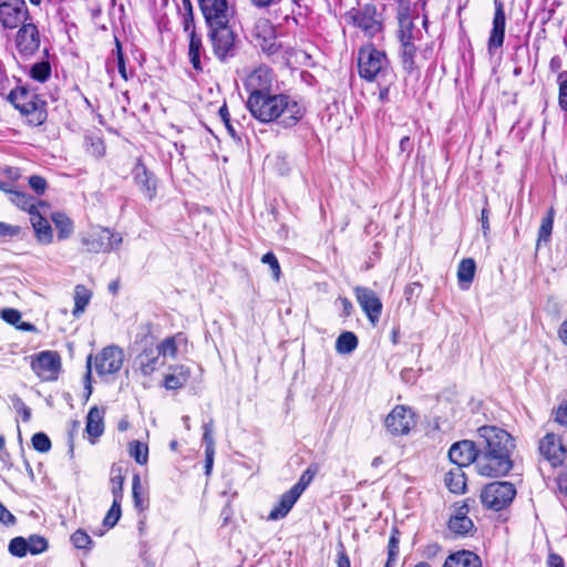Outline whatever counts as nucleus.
Segmentation results:
<instances>
[{"mask_svg":"<svg viewBox=\"0 0 567 567\" xmlns=\"http://www.w3.org/2000/svg\"><path fill=\"white\" fill-rule=\"evenodd\" d=\"M133 181L138 190L147 200H153L157 195L158 181L141 158H137L132 169Z\"/></svg>","mask_w":567,"mask_h":567,"instance_id":"15","label":"nucleus"},{"mask_svg":"<svg viewBox=\"0 0 567 567\" xmlns=\"http://www.w3.org/2000/svg\"><path fill=\"white\" fill-rule=\"evenodd\" d=\"M476 271V265L474 259L465 258L462 259L457 267V280L458 286L462 290H467L473 282Z\"/></svg>","mask_w":567,"mask_h":567,"instance_id":"29","label":"nucleus"},{"mask_svg":"<svg viewBox=\"0 0 567 567\" xmlns=\"http://www.w3.org/2000/svg\"><path fill=\"white\" fill-rule=\"evenodd\" d=\"M32 18L25 0H0V25L3 30H16Z\"/></svg>","mask_w":567,"mask_h":567,"instance_id":"11","label":"nucleus"},{"mask_svg":"<svg viewBox=\"0 0 567 567\" xmlns=\"http://www.w3.org/2000/svg\"><path fill=\"white\" fill-rule=\"evenodd\" d=\"M494 7L493 23L487 40V52L489 56L495 55L502 49L505 40L506 16L504 4L501 0H494Z\"/></svg>","mask_w":567,"mask_h":567,"instance_id":"14","label":"nucleus"},{"mask_svg":"<svg viewBox=\"0 0 567 567\" xmlns=\"http://www.w3.org/2000/svg\"><path fill=\"white\" fill-rule=\"evenodd\" d=\"M1 318L11 324H17L21 319V313L11 308L3 309L1 312Z\"/></svg>","mask_w":567,"mask_h":567,"instance_id":"61","label":"nucleus"},{"mask_svg":"<svg viewBox=\"0 0 567 567\" xmlns=\"http://www.w3.org/2000/svg\"><path fill=\"white\" fill-rule=\"evenodd\" d=\"M317 473L318 466L316 464L309 465L308 468L301 474L299 481L291 488L301 496Z\"/></svg>","mask_w":567,"mask_h":567,"instance_id":"42","label":"nucleus"},{"mask_svg":"<svg viewBox=\"0 0 567 567\" xmlns=\"http://www.w3.org/2000/svg\"><path fill=\"white\" fill-rule=\"evenodd\" d=\"M121 514H122L121 502L113 499L111 508L109 509V512L106 513V515L103 519V525L109 528L114 527L116 525V523L118 522V519L121 518Z\"/></svg>","mask_w":567,"mask_h":567,"instance_id":"48","label":"nucleus"},{"mask_svg":"<svg viewBox=\"0 0 567 567\" xmlns=\"http://www.w3.org/2000/svg\"><path fill=\"white\" fill-rule=\"evenodd\" d=\"M85 148L90 155L96 158H100L105 154V144L103 140L97 136H86Z\"/></svg>","mask_w":567,"mask_h":567,"instance_id":"45","label":"nucleus"},{"mask_svg":"<svg viewBox=\"0 0 567 567\" xmlns=\"http://www.w3.org/2000/svg\"><path fill=\"white\" fill-rule=\"evenodd\" d=\"M206 24L230 21L235 16V6L229 0H198Z\"/></svg>","mask_w":567,"mask_h":567,"instance_id":"12","label":"nucleus"},{"mask_svg":"<svg viewBox=\"0 0 567 567\" xmlns=\"http://www.w3.org/2000/svg\"><path fill=\"white\" fill-rule=\"evenodd\" d=\"M122 241L120 233L102 227L92 229L87 235L81 237L85 251L93 254L109 252L118 248Z\"/></svg>","mask_w":567,"mask_h":567,"instance_id":"10","label":"nucleus"},{"mask_svg":"<svg viewBox=\"0 0 567 567\" xmlns=\"http://www.w3.org/2000/svg\"><path fill=\"white\" fill-rule=\"evenodd\" d=\"M71 542L79 549L90 548L92 544L91 537L83 529L75 530L71 536Z\"/></svg>","mask_w":567,"mask_h":567,"instance_id":"50","label":"nucleus"},{"mask_svg":"<svg viewBox=\"0 0 567 567\" xmlns=\"http://www.w3.org/2000/svg\"><path fill=\"white\" fill-rule=\"evenodd\" d=\"M399 147H400V152L401 153H405L406 154V157H409V155L411 154V152L413 151V143L410 138V136H403L401 140H400V144H399Z\"/></svg>","mask_w":567,"mask_h":567,"instance_id":"63","label":"nucleus"},{"mask_svg":"<svg viewBox=\"0 0 567 567\" xmlns=\"http://www.w3.org/2000/svg\"><path fill=\"white\" fill-rule=\"evenodd\" d=\"M110 485H111V492L113 495V499L122 502L123 485H124V475H123L122 466L116 465V464L112 465Z\"/></svg>","mask_w":567,"mask_h":567,"instance_id":"36","label":"nucleus"},{"mask_svg":"<svg viewBox=\"0 0 567 567\" xmlns=\"http://www.w3.org/2000/svg\"><path fill=\"white\" fill-rule=\"evenodd\" d=\"M337 567H351L350 558L342 542L337 544Z\"/></svg>","mask_w":567,"mask_h":567,"instance_id":"57","label":"nucleus"},{"mask_svg":"<svg viewBox=\"0 0 567 567\" xmlns=\"http://www.w3.org/2000/svg\"><path fill=\"white\" fill-rule=\"evenodd\" d=\"M358 337L351 331L342 332L336 340V351L339 354H350L358 347Z\"/></svg>","mask_w":567,"mask_h":567,"instance_id":"34","label":"nucleus"},{"mask_svg":"<svg viewBox=\"0 0 567 567\" xmlns=\"http://www.w3.org/2000/svg\"><path fill=\"white\" fill-rule=\"evenodd\" d=\"M406 14L408 13H400V16H402L400 18L401 29L399 31V40H400L401 45H403L405 43H413V33H412L413 23L409 19V17H406Z\"/></svg>","mask_w":567,"mask_h":567,"instance_id":"44","label":"nucleus"},{"mask_svg":"<svg viewBox=\"0 0 567 567\" xmlns=\"http://www.w3.org/2000/svg\"><path fill=\"white\" fill-rule=\"evenodd\" d=\"M124 362V352L117 346H107L95 355L90 354L86 359L87 372L84 379V389L92 390L91 377L92 365L99 377L106 379L120 372Z\"/></svg>","mask_w":567,"mask_h":567,"instance_id":"5","label":"nucleus"},{"mask_svg":"<svg viewBox=\"0 0 567 567\" xmlns=\"http://www.w3.org/2000/svg\"><path fill=\"white\" fill-rule=\"evenodd\" d=\"M468 512L470 509L467 504H463L456 508L455 513L450 517L447 523V527L451 533L456 536H466L473 530L474 524L467 516Z\"/></svg>","mask_w":567,"mask_h":567,"instance_id":"22","label":"nucleus"},{"mask_svg":"<svg viewBox=\"0 0 567 567\" xmlns=\"http://www.w3.org/2000/svg\"><path fill=\"white\" fill-rule=\"evenodd\" d=\"M218 114L227 130V132L229 133V135L235 138V140H240V136L238 135V133L236 132L234 125L231 124V121H230V114H229V111H228V107L226 104H224L219 111H218Z\"/></svg>","mask_w":567,"mask_h":567,"instance_id":"53","label":"nucleus"},{"mask_svg":"<svg viewBox=\"0 0 567 567\" xmlns=\"http://www.w3.org/2000/svg\"><path fill=\"white\" fill-rule=\"evenodd\" d=\"M103 410L97 406H92L86 416L85 431L92 443H95L96 439L103 434Z\"/></svg>","mask_w":567,"mask_h":567,"instance_id":"27","label":"nucleus"},{"mask_svg":"<svg viewBox=\"0 0 567 567\" xmlns=\"http://www.w3.org/2000/svg\"><path fill=\"white\" fill-rule=\"evenodd\" d=\"M348 21L359 28L369 38H373L383 31V19L375 4L365 3L353 8L347 13Z\"/></svg>","mask_w":567,"mask_h":567,"instance_id":"7","label":"nucleus"},{"mask_svg":"<svg viewBox=\"0 0 567 567\" xmlns=\"http://www.w3.org/2000/svg\"><path fill=\"white\" fill-rule=\"evenodd\" d=\"M300 495L290 488L286 493L280 496V499L277 505L274 506L271 512L268 515V519L278 520L288 515L291 511L296 502L299 499Z\"/></svg>","mask_w":567,"mask_h":567,"instance_id":"25","label":"nucleus"},{"mask_svg":"<svg viewBox=\"0 0 567 567\" xmlns=\"http://www.w3.org/2000/svg\"><path fill=\"white\" fill-rule=\"evenodd\" d=\"M477 472L483 476H504L513 467L512 453L515 449L513 436L495 425L477 429Z\"/></svg>","mask_w":567,"mask_h":567,"instance_id":"1","label":"nucleus"},{"mask_svg":"<svg viewBox=\"0 0 567 567\" xmlns=\"http://www.w3.org/2000/svg\"><path fill=\"white\" fill-rule=\"evenodd\" d=\"M512 61L515 64L514 70H513L514 76L522 75V73L524 71V62H526L527 65H529V63H530V54H529L528 48L517 47L515 50V53L512 58Z\"/></svg>","mask_w":567,"mask_h":567,"instance_id":"40","label":"nucleus"},{"mask_svg":"<svg viewBox=\"0 0 567 567\" xmlns=\"http://www.w3.org/2000/svg\"><path fill=\"white\" fill-rule=\"evenodd\" d=\"M539 452L554 466L560 464L565 455L561 441L553 433L546 434L539 442Z\"/></svg>","mask_w":567,"mask_h":567,"instance_id":"21","label":"nucleus"},{"mask_svg":"<svg viewBox=\"0 0 567 567\" xmlns=\"http://www.w3.org/2000/svg\"><path fill=\"white\" fill-rule=\"evenodd\" d=\"M561 6L560 0H543V11L546 13V20L553 19Z\"/></svg>","mask_w":567,"mask_h":567,"instance_id":"58","label":"nucleus"},{"mask_svg":"<svg viewBox=\"0 0 567 567\" xmlns=\"http://www.w3.org/2000/svg\"><path fill=\"white\" fill-rule=\"evenodd\" d=\"M422 285L417 281L411 282L404 288V298L409 303H414L422 292Z\"/></svg>","mask_w":567,"mask_h":567,"instance_id":"54","label":"nucleus"},{"mask_svg":"<svg viewBox=\"0 0 567 567\" xmlns=\"http://www.w3.org/2000/svg\"><path fill=\"white\" fill-rule=\"evenodd\" d=\"M0 523L6 526H11L16 523V517L0 503Z\"/></svg>","mask_w":567,"mask_h":567,"instance_id":"62","label":"nucleus"},{"mask_svg":"<svg viewBox=\"0 0 567 567\" xmlns=\"http://www.w3.org/2000/svg\"><path fill=\"white\" fill-rule=\"evenodd\" d=\"M261 262L269 266L275 280L278 281L280 279L281 269L276 255L271 251H268L261 257Z\"/></svg>","mask_w":567,"mask_h":567,"instance_id":"52","label":"nucleus"},{"mask_svg":"<svg viewBox=\"0 0 567 567\" xmlns=\"http://www.w3.org/2000/svg\"><path fill=\"white\" fill-rule=\"evenodd\" d=\"M9 100L25 117L29 125L40 126L45 122L48 116L47 103L35 93L25 89L10 90Z\"/></svg>","mask_w":567,"mask_h":567,"instance_id":"6","label":"nucleus"},{"mask_svg":"<svg viewBox=\"0 0 567 567\" xmlns=\"http://www.w3.org/2000/svg\"><path fill=\"white\" fill-rule=\"evenodd\" d=\"M11 202L22 210H25L30 214V217L33 214H37L39 210L37 208V204L40 203L33 196L20 193V192H11Z\"/></svg>","mask_w":567,"mask_h":567,"instance_id":"33","label":"nucleus"},{"mask_svg":"<svg viewBox=\"0 0 567 567\" xmlns=\"http://www.w3.org/2000/svg\"><path fill=\"white\" fill-rule=\"evenodd\" d=\"M51 219L58 230V238L64 240L69 238L73 233V221L64 213H53Z\"/></svg>","mask_w":567,"mask_h":567,"instance_id":"32","label":"nucleus"},{"mask_svg":"<svg viewBox=\"0 0 567 567\" xmlns=\"http://www.w3.org/2000/svg\"><path fill=\"white\" fill-rule=\"evenodd\" d=\"M9 551L12 556L24 557L28 551L27 539L23 537H16L9 544Z\"/></svg>","mask_w":567,"mask_h":567,"instance_id":"49","label":"nucleus"},{"mask_svg":"<svg viewBox=\"0 0 567 567\" xmlns=\"http://www.w3.org/2000/svg\"><path fill=\"white\" fill-rule=\"evenodd\" d=\"M91 291L83 285H78L74 289V309L73 316L78 317L81 315L91 300Z\"/></svg>","mask_w":567,"mask_h":567,"instance_id":"38","label":"nucleus"},{"mask_svg":"<svg viewBox=\"0 0 567 567\" xmlns=\"http://www.w3.org/2000/svg\"><path fill=\"white\" fill-rule=\"evenodd\" d=\"M132 496L135 507L138 509H145L148 506V499L143 491L141 484V477L138 474L133 476L132 481Z\"/></svg>","mask_w":567,"mask_h":567,"instance_id":"39","label":"nucleus"},{"mask_svg":"<svg viewBox=\"0 0 567 567\" xmlns=\"http://www.w3.org/2000/svg\"><path fill=\"white\" fill-rule=\"evenodd\" d=\"M128 453L141 465L146 464L148 461V447L140 441H132L130 443Z\"/></svg>","mask_w":567,"mask_h":567,"instance_id":"43","label":"nucleus"},{"mask_svg":"<svg viewBox=\"0 0 567 567\" xmlns=\"http://www.w3.org/2000/svg\"><path fill=\"white\" fill-rule=\"evenodd\" d=\"M450 460L456 464V467L467 466L475 463L477 467L478 450L476 443L470 440H464L454 443L449 451Z\"/></svg>","mask_w":567,"mask_h":567,"instance_id":"18","label":"nucleus"},{"mask_svg":"<svg viewBox=\"0 0 567 567\" xmlns=\"http://www.w3.org/2000/svg\"><path fill=\"white\" fill-rule=\"evenodd\" d=\"M378 85V101L381 104L389 103L390 100V90L396 82V74H394L393 80H385V81H374Z\"/></svg>","mask_w":567,"mask_h":567,"instance_id":"46","label":"nucleus"},{"mask_svg":"<svg viewBox=\"0 0 567 567\" xmlns=\"http://www.w3.org/2000/svg\"><path fill=\"white\" fill-rule=\"evenodd\" d=\"M443 567H482V561L473 551L461 550L450 555Z\"/></svg>","mask_w":567,"mask_h":567,"instance_id":"28","label":"nucleus"},{"mask_svg":"<svg viewBox=\"0 0 567 567\" xmlns=\"http://www.w3.org/2000/svg\"><path fill=\"white\" fill-rule=\"evenodd\" d=\"M230 21L207 24L208 39L216 59L227 63L234 59L240 49L241 40L229 24Z\"/></svg>","mask_w":567,"mask_h":567,"instance_id":"4","label":"nucleus"},{"mask_svg":"<svg viewBox=\"0 0 567 567\" xmlns=\"http://www.w3.org/2000/svg\"><path fill=\"white\" fill-rule=\"evenodd\" d=\"M14 48L20 56L30 59L40 50L42 34L33 18L17 28Z\"/></svg>","mask_w":567,"mask_h":567,"instance_id":"8","label":"nucleus"},{"mask_svg":"<svg viewBox=\"0 0 567 567\" xmlns=\"http://www.w3.org/2000/svg\"><path fill=\"white\" fill-rule=\"evenodd\" d=\"M187 346V338L184 333L178 332L174 336L167 337L164 340H162L156 347H154L158 351V355L161 357H168V358H176L178 351L182 348H186Z\"/></svg>","mask_w":567,"mask_h":567,"instance_id":"24","label":"nucleus"},{"mask_svg":"<svg viewBox=\"0 0 567 567\" xmlns=\"http://www.w3.org/2000/svg\"><path fill=\"white\" fill-rule=\"evenodd\" d=\"M32 370L43 380L56 378L61 367L60 357L56 352H41L31 363Z\"/></svg>","mask_w":567,"mask_h":567,"instance_id":"19","label":"nucleus"},{"mask_svg":"<svg viewBox=\"0 0 567 567\" xmlns=\"http://www.w3.org/2000/svg\"><path fill=\"white\" fill-rule=\"evenodd\" d=\"M272 71L265 66L256 68L246 79L245 87L249 92V96L262 95L271 90Z\"/></svg>","mask_w":567,"mask_h":567,"instance_id":"17","label":"nucleus"},{"mask_svg":"<svg viewBox=\"0 0 567 567\" xmlns=\"http://www.w3.org/2000/svg\"><path fill=\"white\" fill-rule=\"evenodd\" d=\"M354 295L370 322L372 324L379 322L382 312V302L377 293L367 287L358 286L354 288Z\"/></svg>","mask_w":567,"mask_h":567,"instance_id":"16","label":"nucleus"},{"mask_svg":"<svg viewBox=\"0 0 567 567\" xmlns=\"http://www.w3.org/2000/svg\"><path fill=\"white\" fill-rule=\"evenodd\" d=\"M11 402H12V406L13 409L21 414L22 416V421L23 422H29L30 419H31V411L30 409L23 403V401L17 396V395H12L11 396Z\"/></svg>","mask_w":567,"mask_h":567,"instance_id":"55","label":"nucleus"},{"mask_svg":"<svg viewBox=\"0 0 567 567\" xmlns=\"http://www.w3.org/2000/svg\"><path fill=\"white\" fill-rule=\"evenodd\" d=\"M135 370L143 377H148L164 364L158 351L154 347L145 348L134 361Z\"/></svg>","mask_w":567,"mask_h":567,"instance_id":"20","label":"nucleus"},{"mask_svg":"<svg viewBox=\"0 0 567 567\" xmlns=\"http://www.w3.org/2000/svg\"><path fill=\"white\" fill-rule=\"evenodd\" d=\"M51 64L49 61H40L34 63L30 70V76L40 83L47 82L51 78Z\"/></svg>","mask_w":567,"mask_h":567,"instance_id":"41","label":"nucleus"},{"mask_svg":"<svg viewBox=\"0 0 567 567\" xmlns=\"http://www.w3.org/2000/svg\"><path fill=\"white\" fill-rule=\"evenodd\" d=\"M566 72H561L558 75L559 81V95L558 102L561 110L567 112V80H563V76L566 75Z\"/></svg>","mask_w":567,"mask_h":567,"instance_id":"56","label":"nucleus"},{"mask_svg":"<svg viewBox=\"0 0 567 567\" xmlns=\"http://www.w3.org/2000/svg\"><path fill=\"white\" fill-rule=\"evenodd\" d=\"M202 56L206 59L202 38L196 33V31H190L188 43V60L197 72L203 71Z\"/></svg>","mask_w":567,"mask_h":567,"instance_id":"26","label":"nucleus"},{"mask_svg":"<svg viewBox=\"0 0 567 567\" xmlns=\"http://www.w3.org/2000/svg\"><path fill=\"white\" fill-rule=\"evenodd\" d=\"M28 551L32 555H38L47 550L48 542L44 537L32 535L27 539Z\"/></svg>","mask_w":567,"mask_h":567,"instance_id":"47","label":"nucleus"},{"mask_svg":"<svg viewBox=\"0 0 567 567\" xmlns=\"http://www.w3.org/2000/svg\"><path fill=\"white\" fill-rule=\"evenodd\" d=\"M554 218H555V209L550 207L546 214L545 217H543L538 235H537V246H540L542 244H548L550 241L551 233H553V226H554Z\"/></svg>","mask_w":567,"mask_h":567,"instance_id":"35","label":"nucleus"},{"mask_svg":"<svg viewBox=\"0 0 567 567\" xmlns=\"http://www.w3.org/2000/svg\"><path fill=\"white\" fill-rule=\"evenodd\" d=\"M31 442H32L33 449L41 453H45V452L50 451V449H51V441H50L49 436L42 432L35 433L32 436Z\"/></svg>","mask_w":567,"mask_h":567,"instance_id":"51","label":"nucleus"},{"mask_svg":"<svg viewBox=\"0 0 567 567\" xmlns=\"http://www.w3.org/2000/svg\"><path fill=\"white\" fill-rule=\"evenodd\" d=\"M547 565L548 567H565L564 559L557 554H549Z\"/></svg>","mask_w":567,"mask_h":567,"instance_id":"64","label":"nucleus"},{"mask_svg":"<svg viewBox=\"0 0 567 567\" xmlns=\"http://www.w3.org/2000/svg\"><path fill=\"white\" fill-rule=\"evenodd\" d=\"M445 485L454 494H461L466 487V476L462 467L450 470L445 475Z\"/></svg>","mask_w":567,"mask_h":567,"instance_id":"31","label":"nucleus"},{"mask_svg":"<svg viewBox=\"0 0 567 567\" xmlns=\"http://www.w3.org/2000/svg\"><path fill=\"white\" fill-rule=\"evenodd\" d=\"M384 425L392 435H405L415 425L414 413L404 405H398L385 417Z\"/></svg>","mask_w":567,"mask_h":567,"instance_id":"13","label":"nucleus"},{"mask_svg":"<svg viewBox=\"0 0 567 567\" xmlns=\"http://www.w3.org/2000/svg\"><path fill=\"white\" fill-rule=\"evenodd\" d=\"M29 185L39 195L43 194L48 186L45 178L39 175L30 176Z\"/></svg>","mask_w":567,"mask_h":567,"instance_id":"59","label":"nucleus"},{"mask_svg":"<svg viewBox=\"0 0 567 567\" xmlns=\"http://www.w3.org/2000/svg\"><path fill=\"white\" fill-rule=\"evenodd\" d=\"M30 221L35 231L37 238L43 244H50L53 239L52 228L48 219H45L39 212L30 217Z\"/></svg>","mask_w":567,"mask_h":567,"instance_id":"30","label":"nucleus"},{"mask_svg":"<svg viewBox=\"0 0 567 567\" xmlns=\"http://www.w3.org/2000/svg\"><path fill=\"white\" fill-rule=\"evenodd\" d=\"M417 49L414 43H405L401 45V62L403 70L408 73H413L417 66L415 64V55Z\"/></svg>","mask_w":567,"mask_h":567,"instance_id":"37","label":"nucleus"},{"mask_svg":"<svg viewBox=\"0 0 567 567\" xmlns=\"http://www.w3.org/2000/svg\"><path fill=\"white\" fill-rule=\"evenodd\" d=\"M516 495L514 484L509 482H493L487 484L481 493L483 505L493 511H502L508 506Z\"/></svg>","mask_w":567,"mask_h":567,"instance_id":"9","label":"nucleus"},{"mask_svg":"<svg viewBox=\"0 0 567 567\" xmlns=\"http://www.w3.org/2000/svg\"><path fill=\"white\" fill-rule=\"evenodd\" d=\"M554 420L560 425H567V402H563L554 411Z\"/></svg>","mask_w":567,"mask_h":567,"instance_id":"60","label":"nucleus"},{"mask_svg":"<svg viewBox=\"0 0 567 567\" xmlns=\"http://www.w3.org/2000/svg\"><path fill=\"white\" fill-rule=\"evenodd\" d=\"M247 107L251 115L261 123L278 122L284 127L295 126L305 115V109L298 101L287 94L270 92L248 96Z\"/></svg>","mask_w":567,"mask_h":567,"instance_id":"2","label":"nucleus"},{"mask_svg":"<svg viewBox=\"0 0 567 567\" xmlns=\"http://www.w3.org/2000/svg\"><path fill=\"white\" fill-rule=\"evenodd\" d=\"M192 371L186 365H174L164 378V385L166 390H178L185 386L193 385Z\"/></svg>","mask_w":567,"mask_h":567,"instance_id":"23","label":"nucleus"},{"mask_svg":"<svg viewBox=\"0 0 567 567\" xmlns=\"http://www.w3.org/2000/svg\"><path fill=\"white\" fill-rule=\"evenodd\" d=\"M357 65L360 78L367 82L393 80L396 74L386 52L373 43L359 48Z\"/></svg>","mask_w":567,"mask_h":567,"instance_id":"3","label":"nucleus"}]
</instances>
